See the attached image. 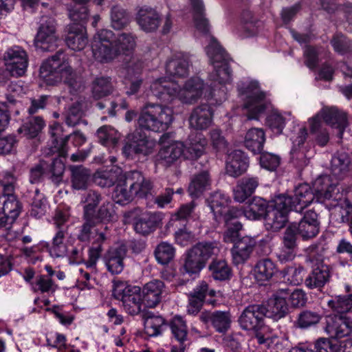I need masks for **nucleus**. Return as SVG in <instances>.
<instances>
[{
    "label": "nucleus",
    "mask_w": 352,
    "mask_h": 352,
    "mask_svg": "<svg viewBox=\"0 0 352 352\" xmlns=\"http://www.w3.org/2000/svg\"><path fill=\"white\" fill-rule=\"evenodd\" d=\"M56 35V21L53 18L43 19L35 38L36 49L42 52H53L58 47Z\"/></svg>",
    "instance_id": "17"
},
{
    "label": "nucleus",
    "mask_w": 352,
    "mask_h": 352,
    "mask_svg": "<svg viewBox=\"0 0 352 352\" xmlns=\"http://www.w3.org/2000/svg\"><path fill=\"white\" fill-rule=\"evenodd\" d=\"M267 209L268 206L265 200L261 197H255L244 208L243 211H241V216L244 214L248 219L256 220L264 215L265 216Z\"/></svg>",
    "instance_id": "41"
},
{
    "label": "nucleus",
    "mask_w": 352,
    "mask_h": 352,
    "mask_svg": "<svg viewBox=\"0 0 352 352\" xmlns=\"http://www.w3.org/2000/svg\"><path fill=\"white\" fill-rule=\"evenodd\" d=\"M295 225L298 234L303 240H309L318 235L320 231V222L318 214L313 210H308L298 223Z\"/></svg>",
    "instance_id": "23"
},
{
    "label": "nucleus",
    "mask_w": 352,
    "mask_h": 352,
    "mask_svg": "<svg viewBox=\"0 0 352 352\" xmlns=\"http://www.w3.org/2000/svg\"><path fill=\"white\" fill-rule=\"evenodd\" d=\"M290 201L285 195H280L275 197L270 205L265 216V225L267 229L277 231L285 226L287 221V213L292 210L287 205Z\"/></svg>",
    "instance_id": "14"
},
{
    "label": "nucleus",
    "mask_w": 352,
    "mask_h": 352,
    "mask_svg": "<svg viewBox=\"0 0 352 352\" xmlns=\"http://www.w3.org/2000/svg\"><path fill=\"white\" fill-rule=\"evenodd\" d=\"M57 231L52 239V243L41 242L38 248L45 249L52 257H64L66 254L65 231L62 226L66 222V212L64 206L60 204L55 210L53 217Z\"/></svg>",
    "instance_id": "11"
},
{
    "label": "nucleus",
    "mask_w": 352,
    "mask_h": 352,
    "mask_svg": "<svg viewBox=\"0 0 352 352\" xmlns=\"http://www.w3.org/2000/svg\"><path fill=\"white\" fill-rule=\"evenodd\" d=\"M330 276L329 267L322 263H317L305 279V285L309 289L321 288L329 280Z\"/></svg>",
    "instance_id": "34"
},
{
    "label": "nucleus",
    "mask_w": 352,
    "mask_h": 352,
    "mask_svg": "<svg viewBox=\"0 0 352 352\" xmlns=\"http://www.w3.org/2000/svg\"><path fill=\"white\" fill-rule=\"evenodd\" d=\"M264 316L263 306L250 305L241 313L239 323L244 330L257 331L263 327Z\"/></svg>",
    "instance_id": "19"
},
{
    "label": "nucleus",
    "mask_w": 352,
    "mask_h": 352,
    "mask_svg": "<svg viewBox=\"0 0 352 352\" xmlns=\"http://www.w3.org/2000/svg\"><path fill=\"white\" fill-rule=\"evenodd\" d=\"M254 276L258 282L269 280L276 272V266L270 258L259 260L254 267Z\"/></svg>",
    "instance_id": "45"
},
{
    "label": "nucleus",
    "mask_w": 352,
    "mask_h": 352,
    "mask_svg": "<svg viewBox=\"0 0 352 352\" xmlns=\"http://www.w3.org/2000/svg\"><path fill=\"white\" fill-rule=\"evenodd\" d=\"M208 38L209 43L206 47V52L213 66V71L210 74V79L212 81L211 94L221 101L226 98L227 88L225 85L231 81L230 58L214 37L209 35Z\"/></svg>",
    "instance_id": "3"
},
{
    "label": "nucleus",
    "mask_w": 352,
    "mask_h": 352,
    "mask_svg": "<svg viewBox=\"0 0 352 352\" xmlns=\"http://www.w3.org/2000/svg\"><path fill=\"white\" fill-rule=\"evenodd\" d=\"M170 329L178 342H185L187 338V327L185 321L180 316H175L171 321Z\"/></svg>",
    "instance_id": "59"
},
{
    "label": "nucleus",
    "mask_w": 352,
    "mask_h": 352,
    "mask_svg": "<svg viewBox=\"0 0 352 352\" xmlns=\"http://www.w3.org/2000/svg\"><path fill=\"white\" fill-rule=\"evenodd\" d=\"M165 288L164 282L158 279H153L146 283L141 289L144 304L148 307H156L162 300Z\"/></svg>",
    "instance_id": "24"
},
{
    "label": "nucleus",
    "mask_w": 352,
    "mask_h": 352,
    "mask_svg": "<svg viewBox=\"0 0 352 352\" xmlns=\"http://www.w3.org/2000/svg\"><path fill=\"white\" fill-rule=\"evenodd\" d=\"M45 126V122L42 117L34 116L28 118L19 128L18 132L27 139L36 138Z\"/></svg>",
    "instance_id": "39"
},
{
    "label": "nucleus",
    "mask_w": 352,
    "mask_h": 352,
    "mask_svg": "<svg viewBox=\"0 0 352 352\" xmlns=\"http://www.w3.org/2000/svg\"><path fill=\"white\" fill-rule=\"evenodd\" d=\"M92 95L96 99L105 97L113 91V85L109 77H100L94 80L92 83Z\"/></svg>",
    "instance_id": "52"
},
{
    "label": "nucleus",
    "mask_w": 352,
    "mask_h": 352,
    "mask_svg": "<svg viewBox=\"0 0 352 352\" xmlns=\"http://www.w3.org/2000/svg\"><path fill=\"white\" fill-rule=\"evenodd\" d=\"M128 296H125L122 301V306L125 311L130 315H138L142 309L141 288H132Z\"/></svg>",
    "instance_id": "44"
},
{
    "label": "nucleus",
    "mask_w": 352,
    "mask_h": 352,
    "mask_svg": "<svg viewBox=\"0 0 352 352\" xmlns=\"http://www.w3.org/2000/svg\"><path fill=\"white\" fill-rule=\"evenodd\" d=\"M122 175L121 169L118 168L98 170L94 175V182L102 188H109L116 184Z\"/></svg>",
    "instance_id": "40"
},
{
    "label": "nucleus",
    "mask_w": 352,
    "mask_h": 352,
    "mask_svg": "<svg viewBox=\"0 0 352 352\" xmlns=\"http://www.w3.org/2000/svg\"><path fill=\"white\" fill-rule=\"evenodd\" d=\"M189 56L184 52H177L167 61L166 72L173 76L184 78L189 74Z\"/></svg>",
    "instance_id": "29"
},
{
    "label": "nucleus",
    "mask_w": 352,
    "mask_h": 352,
    "mask_svg": "<svg viewBox=\"0 0 352 352\" xmlns=\"http://www.w3.org/2000/svg\"><path fill=\"white\" fill-rule=\"evenodd\" d=\"M285 291L278 289L268 300L266 307L263 306L264 316L274 321L284 318L288 314L289 308L285 300Z\"/></svg>",
    "instance_id": "21"
},
{
    "label": "nucleus",
    "mask_w": 352,
    "mask_h": 352,
    "mask_svg": "<svg viewBox=\"0 0 352 352\" xmlns=\"http://www.w3.org/2000/svg\"><path fill=\"white\" fill-rule=\"evenodd\" d=\"M74 5L69 10V19L72 21L67 29V47L74 51L85 48L87 43L84 24L88 19L86 3L89 0H72Z\"/></svg>",
    "instance_id": "6"
},
{
    "label": "nucleus",
    "mask_w": 352,
    "mask_h": 352,
    "mask_svg": "<svg viewBox=\"0 0 352 352\" xmlns=\"http://www.w3.org/2000/svg\"><path fill=\"white\" fill-rule=\"evenodd\" d=\"M194 12L195 25L197 31L208 34L210 26L208 20L204 16V5L201 0H190Z\"/></svg>",
    "instance_id": "48"
},
{
    "label": "nucleus",
    "mask_w": 352,
    "mask_h": 352,
    "mask_svg": "<svg viewBox=\"0 0 352 352\" xmlns=\"http://www.w3.org/2000/svg\"><path fill=\"white\" fill-rule=\"evenodd\" d=\"M210 141L213 149L217 152L226 153L228 151V143L219 129H212L210 131Z\"/></svg>",
    "instance_id": "63"
},
{
    "label": "nucleus",
    "mask_w": 352,
    "mask_h": 352,
    "mask_svg": "<svg viewBox=\"0 0 352 352\" xmlns=\"http://www.w3.org/2000/svg\"><path fill=\"white\" fill-rule=\"evenodd\" d=\"M47 201L43 194L38 189L35 190V195L31 204L30 215L39 219L45 215L47 210Z\"/></svg>",
    "instance_id": "55"
},
{
    "label": "nucleus",
    "mask_w": 352,
    "mask_h": 352,
    "mask_svg": "<svg viewBox=\"0 0 352 352\" xmlns=\"http://www.w3.org/2000/svg\"><path fill=\"white\" fill-rule=\"evenodd\" d=\"M255 245V240L248 236H243L237 240L231 249L234 264L245 263L250 258Z\"/></svg>",
    "instance_id": "26"
},
{
    "label": "nucleus",
    "mask_w": 352,
    "mask_h": 352,
    "mask_svg": "<svg viewBox=\"0 0 352 352\" xmlns=\"http://www.w3.org/2000/svg\"><path fill=\"white\" fill-rule=\"evenodd\" d=\"M49 133L52 146L47 155L58 154V157L54 158L52 163V181L56 185H58L63 181L66 167V133L63 126L56 121H53L49 124Z\"/></svg>",
    "instance_id": "7"
},
{
    "label": "nucleus",
    "mask_w": 352,
    "mask_h": 352,
    "mask_svg": "<svg viewBox=\"0 0 352 352\" xmlns=\"http://www.w3.org/2000/svg\"><path fill=\"white\" fill-rule=\"evenodd\" d=\"M259 184L256 177L242 178L234 189V198L238 202H243L255 191Z\"/></svg>",
    "instance_id": "36"
},
{
    "label": "nucleus",
    "mask_w": 352,
    "mask_h": 352,
    "mask_svg": "<svg viewBox=\"0 0 352 352\" xmlns=\"http://www.w3.org/2000/svg\"><path fill=\"white\" fill-rule=\"evenodd\" d=\"M113 32L111 30H102L94 38L92 50L94 58L101 62L107 63L116 58L118 51L111 42Z\"/></svg>",
    "instance_id": "16"
},
{
    "label": "nucleus",
    "mask_w": 352,
    "mask_h": 352,
    "mask_svg": "<svg viewBox=\"0 0 352 352\" xmlns=\"http://www.w3.org/2000/svg\"><path fill=\"white\" fill-rule=\"evenodd\" d=\"M209 270L215 280H224L230 276V268L224 260H214L209 265Z\"/></svg>",
    "instance_id": "56"
},
{
    "label": "nucleus",
    "mask_w": 352,
    "mask_h": 352,
    "mask_svg": "<svg viewBox=\"0 0 352 352\" xmlns=\"http://www.w3.org/2000/svg\"><path fill=\"white\" fill-rule=\"evenodd\" d=\"M331 43L334 50L341 55L346 54L352 50L351 41L345 36L341 34H336L334 35Z\"/></svg>",
    "instance_id": "62"
},
{
    "label": "nucleus",
    "mask_w": 352,
    "mask_h": 352,
    "mask_svg": "<svg viewBox=\"0 0 352 352\" xmlns=\"http://www.w3.org/2000/svg\"><path fill=\"white\" fill-rule=\"evenodd\" d=\"M210 177L207 171H203L194 176L189 186L188 192L192 197H199L205 190L210 188Z\"/></svg>",
    "instance_id": "43"
},
{
    "label": "nucleus",
    "mask_w": 352,
    "mask_h": 352,
    "mask_svg": "<svg viewBox=\"0 0 352 352\" xmlns=\"http://www.w3.org/2000/svg\"><path fill=\"white\" fill-rule=\"evenodd\" d=\"M173 120L171 108L162 104L148 103L142 108L138 124L140 128L161 133L166 131Z\"/></svg>",
    "instance_id": "8"
},
{
    "label": "nucleus",
    "mask_w": 352,
    "mask_h": 352,
    "mask_svg": "<svg viewBox=\"0 0 352 352\" xmlns=\"http://www.w3.org/2000/svg\"><path fill=\"white\" fill-rule=\"evenodd\" d=\"M238 217L226 215L223 220L225 221L227 230L223 234V240L226 243H235L239 238V232L242 228L241 223L237 220Z\"/></svg>",
    "instance_id": "50"
},
{
    "label": "nucleus",
    "mask_w": 352,
    "mask_h": 352,
    "mask_svg": "<svg viewBox=\"0 0 352 352\" xmlns=\"http://www.w3.org/2000/svg\"><path fill=\"white\" fill-rule=\"evenodd\" d=\"M239 94L244 100L248 110V120H258L265 109V94L260 89L257 82L243 83L239 87Z\"/></svg>",
    "instance_id": "9"
},
{
    "label": "nucleus",
    "mask_w": 352,
    "mask_h": 352,
    "mask_svg": "<svg viewBox=\"0 0 352 352\" xmlns=\"http://www.w3.org/2000/svg\"><path fill=\"white\" fill-rule=\"evenodd\" d=\"M280 291H285V300L289 299L291 306L293 307H300L305 305L307 302V297L305 293L299 289H295L293 291L289 288H280Z\"/></svg>",
    "instance_id": "61"
},
{
    "label": "nucleus",
    "mask_w": 352,
    "mask_h": 352,
    "mask_svg": "<svg viewBox=\"0 0 352 352\" xmlns=\"http://www.w3.org/2000/svg\"><path fill=\"white\" fill-rule=\"evenodd\" d=\"M249 160L244 152L235 150L228 155L226 162V173L232 177H238L248 169Z\"/></svg>",
    "instance_id": "32"
},
{
    "label": "nucleus",
    "mask_w": 352,
    "mask_h": 352,
    "mask_svg": "<svg viewBox=\"0 0 352 352\" xmlns=\"http://www.w3.org/2000/svg\"><path fill=\"white\" fill-rule=\"evenodd\" d=\"M327 304L335 313L334 316L348 315L352 316V293L336 296L329 300Z\"/></svg>",
    "instance_id": "38"
},
{
    "label": "nucleus",
    "mask_w": 352,
    "mask_h": 352,
    "mask_svg": "<svg viewBox=\"0 0 352 352\" xmlns=\"http://www.w3.org/2000/svg\"><path fill=\"white\" fill-rule=\"evenodd\" d=\"M131 217L134 219L133 226L135 230L143 235L151 232L160 221L157 214L143 212L139 208L131 211Z\"/></svg>",
    "instance_id": "22"
},
{
    "label": "nucleus",
    "mask_w": 352,
    "mask_h": 352,
    "mask_svg": "<svg viewBox=\"0 0 352 352\" xmlns=\"http://www.w3.org/2000/svg\"><path fill=\"white\" fill-rule=\"evenodd\" d=\"M230 198L219 191L211 194L207 199L208 205L217 221L224 219L227 214L234 217L241 216V210L233 207L230 208Z\"/></svg>",
    "instance_id": "18"
},
{
    "label": "nucleus",
    "mask_w": 352,
    "mask_h": 352,
    "mask_svg": "<svg viewBox=\"0 0 352 352\" xmlns=\"http://www.w3.org/2000/svg\"><path fill=\"white\" fill-rule=\"evenodd\" d=\"M307 130L305 126L299 127L292 137L293 147L291 151L293 162L300 168L307 166L309 163L308 158L303 151H300L298 147L304 144L307 138Z\"/></svg>",
    "instance_id": "30"
},
{
    "label": "nucleus",
    "mask_w": 352,
    "mask_h": 352,
    "mask_svg": "<svg viewBox=\"0 0 352 352\" xmlns=\"http://www.w3.org/2000/svg\"><path fill=\"white\" fill-rule=\"evenodd\" d=\"M97 136L100 142L105 146L116 145L120 137L114 128L106 125L98 129Z\"/></svg>",
    "instance_id": "53"
},
{
    "label": "nucleus",
    "mask_w": 352,
    "mask_h": 352,
    "mask_svg": "<svg viewBox=\"0 0 352 352\" xmlns=\"http://www.w3.org/2000/svg\"><path fill=\"white\" fill-rule=\"evenodd\" d=\"M101 201V196L95 191H89L87 193L85 198V214L87 222L84 224L82 231L85 233L90 232L92 234V245L89 250V258L85 263L87 268L94 269L101 255L102 251V244L107 239L108 227L101 225L100 228H94L92 225L91 215L94 209Z\"/></svg>",
    "instance_id": "4"
},
{
    "label": "nucleus",
    "mask_w": 352,
    "mask_h": 352,
    "mask_svg": "<svg viewBox=\"0 0 352 352\" xmlns=\"http://www.w3.org/2000/svg\"><path fill=\"white\" fill-rule=\"evenodd\" d=\"M164 320L160 316H148L144 320V331L148 336H157L162 332Z\"/></svg>",
    "instance_id": "57"
},
{
    "label": "nucleus",
    "mask_w": 352,
    "mask_h": 352,
    "mask_svg": "<svg viewBox=\"0 0 352 352\" xmlns=\"http://www.w3.org/2000/svg\"><path fill=\"white\" fill-rule=\"evenodd\" d=\"M156 146V142L141 133L138 129L129 134L122 148V153L127 157L133 155H148Z\"/></svg>",
    "instance_id": "15"
},
{
    "label": "nucleus",
    "mask_w": 352,
    "mask_h": 352,
    "mask_svg": "<svg viewBox=\"0 0 352 352\" xmlns=\"http://www.w3.org/2000/svg\"><path fill=\"white\" fill-rule=\"evenodd\" d=\"M116 184L112 194L114 201L121 205L131 202L133 199L134 195L133 190L128 183V173L121 175Z\"/></svg>",
    "instance_id": "35"
},
{
    "label": "nucleus",
    "mask_w": 352,
    "mask_h": 352,
    "mask_svg": "<svg viewBox=\"0 0 352 352\" xmlns=\"http://www.w3.org/2000/svg\"><path fill=\"white\" fill-rule=\"evenodd\" d=\"M175 250L173 246L167 243L162 242L156 248L155 255L157 262L162 265H166L174 258Z\"/></svg>",
    "instance_id": "54"
},
{
    "label": "nucleus",
    "mask_w": 352,
    "mask_h": 352,
    "mask_svg": "<svg viewBox=\"0 0 352 352\" xmlns=\"http://www.w3.org/2000/svg\"><path fill=\"white\" fill-rule=\"evenodd\" d=\"M199 318L204 323L210 322L215 331L220 333H226L230 328L232 322L229 311H204L201 314Z\"/></svg>",
    "instance_id": "27"
},
{
    "label": "nucleus",
    "mask_w": 352,
    "mask_h": 352,
    "mask_svg": "<svg viewBox=\"0 0 352 352\" xmlns=\"http://www.w3.org/2000/svg\"><path fill=\"white\" fill-rule=\"evenodd\" d=\"M137 37L132 33L124 32L119 34L114 41V47L119 54H130L136 47Z\"/></svg>",
    "instance_id": "46"
},
{
    "label": "nucleus",
    "mask_w": 352,
    "mask_h": 352,
    "mask_svg": "<svg viewBox=\"0 0 352 352\" xmlns=\"http://www.w3.org/2000/svg\"><path fill=\"white\" fill-rule=\"evenodd\" d=\"M49 164L45 160L33 166L30 170V182L32 184H39L44 181Z\"/></svg>",
    "instance_id": "64"
},
{
    "label": "nucleus",
    "mask_w": 352,
    "mask_h": 352,
    "mask_svg": "<svg viewBox=\"0 0 352 352\" xmlns=\"http://www.w3.org/2000/svg\"><path fill=\"white\" fill-rule=\"evenodd\" d=\"M207 140L201 133H192L186 144L181 142H173L163 146L157 155L159 164L168 166L177 160L182 155L186 158L195 159L204 152Z\"/></svg>",
    "instance_id": "5"
},
{
    "label": "nucleus",
    "mask_w": 352,
    "mask_h": 352,
    "mask_svg": "<svg viewBox=\"0 0 352 352\" xmlns=\"http://www.w3.org/2000/svg\"><path fill=\"white\" fill-rule=\"evenodd\" d=\"M126 256V249L123 245L110 248L104 257L107 270L111 274H120L124 267V259Z\"/></svg>",
    "instance_id": "28"
},
{
    "label": "nucleus",
    "mask_w": 352,
    "mask_h": 352,
    "mask_svg": "<svg viewBox=\"0 0 352 352\" xmlns=\"http://www.w3.org/2000/svg\"><path fill=\"white\" fill-rule=\"evenodd\" d=\"M40 77L48 85H56L66 76V53L58 50L54 55L43 62L39 69Z\"/></svg>",
    "instance_id": "10"
},
{
    "label": "nucleus",
    "mask_w": 352,
    "mask_h": 352,
    "mask_svg": "<svg viewBox=\"0 0 352 352\" xmlns=\"http://www.w3.org/2000/svg\"><path fill=\"white\" fill-rule=\"evenodd\" d=\"M191 249L205 264L210 257L217 255L220 251L217 244L213 242H201Z\"/></svg>",
    "instance_id": "51"
},
{
    "label": "nucleus",
    "mask_w": 352,
    "mask_h": 352,
    "mask_svg": "<svg viewBox=\"0 0 352 352\" xmlns=\"http://www.w3.org/2000/svg\"><path fill=\"white\" fill-rule=\"evenodd\" d=\"M325 330L331 338L336 339L349 336L352 332V316L348 315L329 316L327 318Z\"/></svg>",
    "instance_id": "20"
},
{
    "label": "nucleus",
    "mask_w": 352,
    "mask_h": 352,
    "mask_svg": "<svg viewBox=\"0 0 352 352\" xmlns=\"http://www.w3.org/2000/svg\"><path fill=\"white\" fill-rule=\"evenodd\" d=\"M204 82L199 78L187 80L182 88L178 83L166 78L155 80L150 86L152 94L164 102L170 103L177 99L184 104H193L203 94Z\"/></svg>",
    "instance_id": "2"
},
{
    "label": "nucleus",
    "mask_w": 352,
    "mask_h": 352,
    "mask_svg": "<svg viewBox=\"0 0 352 352\" xmlns=\"http://www.w3.org/2000/svg\"><path fill=\"white\" fill-rule=\"evenodd\" d=\"M321 315L314 311L305 310L300 312L296 320V325L300 328H307L319 322Z\"/></svg>",
    "instance_id": "58"
},
{
    "label": "nucleus",
    "mask_w": 352,
    "mask_h": 352,
    "mask_svg": "<svg viewBox=\"0 0 352 352\" xmlns=\"http://www.w3.org/2000/svg\"><path fill=\"white\" fill-rule=\"evenodd\" d=\"M5 70L2 71L0 82H6L9 76H22L28 67V56L25 51L19 46L8 49L4 54Z\"/></svg>",
    "instance_id": "12"
},
{
    "label": "nucleus",
    "mask_w": 352,
    "mask_h": 352,
    "mask_svg": "<svg viewBox=\"0 0 352 352\" xmlns=\"http://www.w3.org/2000/svg\"><path fill=\"white\" fill-rule=\"evenodd\" d=\"M136 21L140 29L146 32L156 31L161 22L159 13L151 8H140Z\"/></svg>",
    "instance_id": "31"
},
{
    "label": "nucleus",
    "mask_w": 352,
    "mask_h": 352,
    "mask_svg": "<svg viewBox=\"0 0 352 352\" xmlns=\"http://www.w3.org/2000/svg\"><path fill=\"white\" fill-rule=\"evenodd\" d=\"M265 142V134L263 129L252 128L249 129L244 139L245 146L254 154L260 153Z\"/></svg>",
    "instance_id": "37"
},
{
    "label": "nucleus",
    "mask_w": 352,
    "mask_h": 352,
    "mask_svg": "<svg viewBox=\"0 0 352 352\" xmlns=\"http://www.w3.org/2000/svg\"><path fill=\"white\" fill-rule=\"evenodd\" d=\"M111 19L112 27L116 30H120L124 28L129 21L125 10L118 6L112 8Z\"/></svg>",
    "instance_id": "60"
},
{
    "label": "nucleus",
    "mask_w": 352,
    "mask_h": 352,
    "mask_svg": "<svg viewBox=\"0 0 352 352\" xmlns=\"http://www.w3.org/2000/svg\"><path fill=\"white\" fill-rule=\"evenodd\" d=\"M0 209H1L12 221H15L19 217L21 206L15 195L0 196Z\"/></svg>",
    "instance_id": "49"
},
{
    "label": "nucleus",
    "mask_w": 352,
    "mask_h": 352,
    "mask_svg": "<svg viewBox=\"0 0 352 352\" xmlns=\"http://www.w3.org/2000/svg\"><path fill=\"white\" fill-rule=\"evenodd\" d=\"M128 183L133 190V195L140 198H146L153 192L152 182L146 178L142 173L136 170L127 172Z\"/></svg>",
    "instance_id": "25"
},
{
    "label": "nucleus",
    "mask_w": 352,
    "mask_h": 352,
    "mask_svg": "<svg viewBox=\"0 0 352 352\" xmlns=\"http://www.w3.org/2000/svg\"><path fill=\"white\" fill-rule=\"evenodd\" d=\"M351 159L344 152L336 154L331 159L332 175L338 179L344 178L350 171Z\"/></svg>",
    "instance_id": "42"
},
{
    "label": "nucleus",
    "mask_w": 352,
    "mask_h": 352,
    "mask_svg": "<svg viewBox=\"0 0 352 352\" xmlns=\"http://www.w3.org/2000/svg\"><path fill=\"white\" fill-rule=\"evenodd\" d=\"M323 118L325 122L338 130V136L342 138V133L348 124L347 116L345 112L336 107L324 108L314 117L309 120L312 133L318 131L321 127Z\"/></svg>",
    "instance_id": "13"
},
{
    "label": "nucleus",
    "mask_w": 352,
    "mask_h": 352,
    "mask_svg": "<svg viewBox=\"0 0 352 352\" xmlns=\"http://www.w3.org/2000/svg\"><path fill=\"white\" fill-rule=\"evenodd\" d=\"M212 122V112L208 104H201L195 108L190 117L189 124L196 130L208 129Z\"/></svg>",
    "instance_id": "33"
},
{
    "label": "nucleus",
    "mask_w": 352,
    "mask_h": 352,
    "mask_svg": "<svg viewBox=\"0 0 352 352\" xmlns=\"http://www.w3.org/2000/svg\"><path fill=\"white\" fill-rule=\"evenodd\" d=\"M206 264L199 258L192 249L185 254L182 270L189 275L197 274L205 267Z\"/></svg>",
    "instance_id": "47"
},
{
    "label": "nucleus",
    "mask_w": 352,
    "mask_h": 352,
    "mask_svg": "<svg viewBox=\"0 0 352 352\" xmlns=\"http://www.w3.org/2000/svg\"><path fill=\"white\" fill-rule=\"evenodd\" d=\"M340 188L337 182H333L330 175L320 176L313 183L314 192L311 191L308 184H300L295 188L294 196L285 195L290 201L287 205L291 210L301 212L314 201L315 197L319 201L332 199L338 201L342 200L346 193L340 191Z\"/></svg>",
    "instance_id": "1"
}]
</instances>
